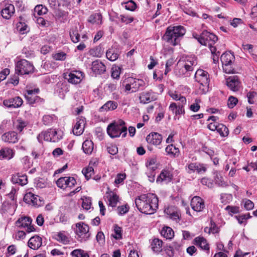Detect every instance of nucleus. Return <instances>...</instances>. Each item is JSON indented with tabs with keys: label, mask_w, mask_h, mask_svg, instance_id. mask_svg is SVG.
<instances>
[{
	"label": "nucleus",
	"mask_w": 257,
	"mask_h": 257,
	"mask_svg": "<svg viewBox=\"0 0 257 257\" xmlns=\"http://www.w3.org/2000/svg\"><path fill=\"white\" fill-rule=\"evenodd\" d=\"M135 204L141 212L152 214L158 207V198L155 194H143L136 198Z\"/></svg>",
	"instance_id": "1"
},
{
	"label": "nucleus",
	"mask_w": 257,
	"mask_h": 257,
	"mask_svg": "<svg viewBox=\"0 0 257 257\" xmlns=\"http://www.w3.org/2000/svg\"><path fill=\"white\" fill-rule=\"evenodd\" d=\"M186 33V30L183 26H175L168 27L162 39L173 46L178 45L180 39Z\"/></svg>",
	"instance_id": "2"
},
{
	"label": "nucleus",
	"mask_w": 257,
	"mask_h": 257,
	"mask_svg": "<svg viewBox=\"0 0 257 257\" xmlns=\"http://www.w3.org/2000/svg\"><path fill=\"white\" fill-rule=\"evenodd\" d=\"M124 125L125 122L121 119L111 123L107 127V133L112 138L119 137L121 134L124 138L127 134V127Z\"/></svg>",
	"instance_id": "3"
},
{
	"label": "nucleus",
	"mask_w": 257,
	"mask_h": 257,
	"mask_svg": "<svg viewBox=\"0 0 257 257\" xmlns=\"http://www.w3.org/2000/svg\"><path fill=\"white\" fill-rule=\"evenodd\" d=\"M196 82L199 84L198 93L199 94L206 93L208 91L209 84V76L207 72L198 69L194 75Z\"/></svg>",
	"instance_id": "4"
},
{
	"label": "nucleus",
	"mask_w": 257,
	"mask_h": 257,
	"mask_svg": "<svg viewBox=\"0 0 257 257\" xmlns=\"http://www.w3.org/2000/svg\"><path fill=\"white\" fill-rule=\"evenodd\" d=\"M123 86L127 93H134L144 89L146 83L143 79L128 77L123 82Z\"/></svg>",
	"instance_id": "5"
},
{
	"label": "nucleus",
	"mask_w": 257,
	"mask_h": 257,
	"mask_svg": "<svg viewBox=\"0 0 257 257\" xmlns=\"http://www.w3.org/2000/svg\"><path fill=\"white\" fill-rule=\"evenodd\" d=\"M193 37L201 45L208 46L209 48L210 46H212L218 40V38L216 36L207 31H204L200 35L193 34Z\"/></svg>",
	"instance_id": "6"
},
{
	"label": "nucleus",
	"mask_w": 257,
	"mask_h": 257,
	"mask_svg": "<svg viewBox=\"0 0 257 257\" xmlns=\"http://www.w3.org/2000/svg\"><path fill=\"white\" fill-rule=\"evenodd\" d=\"M75 225V232L77 236V239L80 241L87 240L90 235L89 226L82 222H78Z\"/></svg>",
	"instance_id": "7"
},
{
	"label": "nucleus",
	"mask_w": 257,
	"mask_h": 257,
	"mask_svg": "<svg viewBox=\"0 0 257 257\" xmlns=\"http://www.w3.org/2000/svg\"><path fill=\"white\" fill-rule=\"evenodd\" d=\"M34 67L29 61L22 59L19 61L16 66V72L17 74L24 75L33 73Z\"/></svg>",
	"instance_id": "8"
},
{
	"label": "nucleus",
	"mask_w": 257,
	"mask_h": 257,
	"mask_svg": "<svg viewBox=\"0 0 257 257\" xmlns=\"http://www.w3.org/2000/svg\"><path fill=\"white\" fill-rule=\"evenodd\" d=\"M39 92V89L38 88L27 91L25 94V97L29 104L33 105L43 102V99L36 95Z\"/></svg>",
	"instance_id": "9"
},
{
	"label": "nucleus",
	"mask_w": 257,
	"mask_h": 257,
	"mask_svg": "<svg viewBox=\"0 0 257 257\" xmlns=\"http://www.w3.org/2000/svg\"><path fill=\"white\" fill-rule=\"evenodd\" d=\"M32 219L30 217L23 216L16 221V225L20 228H27V232L30 233L35 230L34 227L31 225Z\"/></svg>",
	"instance_id": "10"
},
{
	"label": "nucleus",
	"mask_w": 257,
	"mask_h": 257,
	"mask_svg": "<svg viewBox=\"0 0 257 257\" xmlns=\"http://www.w3.org/2000/svg\"><path fill=\"white\" fill-rule=\"evenodd\" d=\"M64 77L72 84L79 83L82 80L83 73L79 71H73L69 73H65Z\"/></svg>",
	"instance_id": "11"
},
{
	"label": "nucleus",
	"mask_w": 257,
	"mask_h": 257,
	"mask_svg": "<svg viewBox=\"0 0 257 257\" xmlns=\"http://www.w3.org/2000/svg\"><path fill=\"white\" fill-rule=\"evenodd\" d=\"M76 183V181L72 177H63L58 179L56 182L57 186L61 189H65L67 187L71 188Z\"/></svg>",
	"instance_id": "12"
},
{
	"label": "nucleus",
	"mask_w": 257,
	"mask_h": 257,
	"mask_svg": "<svg viewBox=\"0 0 257 257\" xmlns=\"http://www.w3.org/2000/svg\"><path fill=\"white\" fill-rule=\"evenodd\" d=\"M3 8L1 11L2 16L5 19H10L15 14V7L9 2H4Z\"/></svg>",
	"instance_id": "13"
},
{
	"label": "nucleus",
	"mask_w": 257,
	"mask_h": 257,
	"mask_svg": "<svg viewBox=\"0 0 257 257\" xmlns=\"http://www.w3.org/2000/svg\"><path fill=\"white\" fill-rule=\"evenodd\" d=\"M227 87L233 91L239 90L241 83L237 76H230L226 79Z\"/></svg>",
	"instance_id": "14"
},
{
	"label": "nucleus",
	"mask_w": 257,
	"mask_h": 257,
	"mask_svg": "<svg viewBox=\"0 0 257 257\" xmlns=\"http://www.w3.org/2000/svg\"><path fill=\"white\" fill-rule=\"evenodd\" d=\"M139 99L140 103L143 104L149 103L156 99L155 93L151 90L144 91L140 94Z\"/></svg>",
	"instance_id": "15"
},
{
	"label": "nucleus",
	"mask_w": 257,
	"mask_h": 257,
	"mask_svg": "<svg viewBox=\"0 0 257 257\" xmlns=\"http://www.w3.org/2000/svg\"><path fill=\"white\" fill-rule=\"evenodd\" d=\"M192 208L195 211H201L205 208V204L203 199L199 196H194L191 201Z\"/></svg>",
	"instance_id": "16"
},
{
	"label": "nucleus",
	"mask_w": 257,
	"mask_h": 257,
	"mask_svg": "<svg viewBox=\"0 0 257 257\" xmlns=\"http://www.w3.org/2000/svg\"><path fill=\"white\" fill-rule=\"evenodd\" d=\"M23 101L19 96H16L9 99L4 100L3 104L8 107L17 108L20 107L23 104Z\"/></svg>",
	"instance_id": "17"
},
{
	"label": "nucleus",
	"mask_w": 257,
	"mask_h": 257,
	"mask_svg": "<svg viewBox=\"0 0 257 257\" xmlns=\"http://www.w3.org/2000/svg\"><path fill=\"white\" fill-rule=\"evenodd\" d=\"M52 128L48 129L46 131L42 132L37 137V139L40 143H42L43 141L51 142H58V138L53 137L51 139L50 134H52L51 130Z\"/></svg>",
	"instance_id": "18"
},
{
	"label": "nucleus",
	"mask_w": 257,
	"mask_h": 257,
	"mask_svg": "<svg viewBox=\"0 0 257 257\" xmlns=\"http://www.w3.org/2000/svg\"><path fill=\"white\" fill-rule=\"evenodd\" d=\"M146 141L150 144L157 146L161 143L162 137L158 133H151L147 136Z\"/></svg>",
	"instance_id": "19"
},
{
	"label": "nucleus",
	"mask_w": 257,
	"mask_h": 257,
	"mask_svg": "<svg viewBox=\"0 0 257 257\" xmlns=\"http://www.w3.org/2000/svg\"><path fill=\"white\" fill-rule=\"evenodd\" d=\"M92 71L95 74H101L106 71V66L98 60L94 61L91 65Z\"/></svg>",
	"instance_id": "20"
},
{
	"label": "nucleus",
	"mask_w": 257,
	"mask_h": 257,
	"mask_svg": "<svg viewBox=\"0 0 257 257\" xmlns=\"http://www.w3.org/2000/svg\"><path fill=\"white\" fill-rule=\"evenodd\" d=\"M2 140L5 143L15 144L18 141L17 134L15 132H9L2 136Z\"/></svg>",
	"instance_id": "21"
},
{
	"label": "nucleus",
	"mask_w": 257,
	"mask_h": 257,
	"mask_svg": "<svg viewBox=\"0 0 257 257\" xmlns=\"http://www.w3.org/2000/svg\"><path fill=\"white\" fill-rule=\"evenodd\" d=\"M119 49L115 47L109 48L106 52V57L110 61H114L117 60L120 55Z\"/></svg>",
	"instance_id": "22"
},
{
	"label": "nucleus",
	"mask_w": 257,
	"mask_h": 257,
	"mask_svg": "<svg viewBox=\"0 0 257 257\" xmlns=\"http://www.w3.org/2000/svg\"><path fill=\"white\" fill-rule=\"evenodd\" d=\"M11 180L14 184H18L21 186H24L28 183L27 175L20 173L13 175L12 177Z\"/></svg>",
	"instance_id": "23"
},
{
	"label": "nucleus",
	"mask_w": 257,
	"mask_h": 257,
	"mask_svg": "<svg viewBox=\"0 0 257 257\" xmlns=\"http://www.w3.org/2000/svg\"><path fill=\"white\" fill-rule=\"evenodd\" d=\"M106 197L108 201V205L112 207H115L119 201V196L112 191H108L106 193Z\"/></svg>",
	"instance_id": "24"
},
{
	"label": "nucleus",
	"mask_w": 257,
	"mask_h": 257,
	"mask_svg": "<svg viewBox=\"0 0 257 257\" xmlns=\"http://www.w3.org/2000/svg\"><path fill=\"white\" fill-rule=\"evenodd\" d=\"M173 178V175L168 169H163L159 177L157 179V182H162L163 181L168 183L171 181Z\"/></svg>",
	"instance_id": "25"
},
{
	"label": "nucleus",
	"mask_w": 257,
	"mask_h": 257,
	"mask_svg": "<svg viewBox=\"0 0 257 257\" xmlns=\"http://www.w3.org/2000/svg\"><path fill=\"white\" fill-rule=\"evenodd\" d=\"M42 238L38 235H35L30 238L28 242V245L33 249H37L42 245Z\"/></svg>",
	"instance_id": "26"
},
{
	"label": "nucleus",
	"mask_w": 257,
	"mask_h": 257,
	"mask_svg": "<svg viewBox=\"0 0 257 257\" xmlns=\"http://www.w3.org/2000/svg\"><path fill=\"white\" fill-rule=\"evenodd\" d=\"M193 244L205 250H209V247L206 239L202 236H198L194 238Z\"/></svg>",
	"instance_id": "27"
},
{
	"label": "nucleus",
	"mask_w": 257,
	"mask_h": 257,
	"mask_svg": "<svg viewBox=\"0 0 257 257\" xmlns=\"http://www.w3.org/2000/svg\"><path fill=\"white\" fill-rule=\"evenodd\" d=\"M15 151L9 148H2L0 150V160H10L14 157Z\"/></svg>",
	"instance_id": "28"
},
{
	"label": "nucleus",
	"mask_w": 257,
	"mask_h": 257,
	"mask_svg": "<svg viewBox=\"0 0 257 257\" xmlns=\"http://www.w3.org/2000/svg\"><path fill=\"white\" fill-rule=\"evenodd\" d=\"M118 106V104L114 101H108L99 109V112L111 111L115 109Z\"/></svg>",
	"instance_id": "29"
},
{
	"label": "nucleus",
	"mask_w": 257,
	"mask_h": 257,
	"mask_svg": "<svg viewBox=\"0 0 257 257\" xmlns=\"http://www.w3.org/2000/svg\"><path fill=\"white\" fill-rule=\"evenodd\" d=\"M84 121L83 119L77 118L76 122L73 129V134L77 136H80L81 135L84 130Z\"/></svg>",
	"instance_id": "30"
},
{
	"label": "nucleus",
	"mask_w": 257,
	"mask_h": 257,
	"mask_svg": "<svg viewBox=\"0 0 257 257\" xmlns=\"http://www.w3.org/2000/svg\"><path fill=\"white\" fill-rule=\"evenodd\" d=\"M234 59V55L230 52L224 53L220 57V60L222 64H232Z\"/></svg>",
	"instance_id": "31"
},
{
	"label": "nucleus",
	"mask_w": 257,
	"mask_h": 257,
	"mask_svg": "<svg viewBox=\"0 0 257 257\" xmlns=\"http://www.w3.org/2000/svg\"><path fill=\"white\" fill-rule=\"evenodd\" d=\"M82 148L86 154L90 155L94 149L93 143L91 140H86L83 143Z\"/></svg>",
	"instance_id": "32"
},
{
	"label": "nucleus",
	"mask_w": 257,
	"mask_h": 257,
	"mask_svg": "<svg viewBox=\"0 0 257 257\" xmlns=\"http://www.w3.org/2000/svg\"><path fill=\"white\" fill-rule=\"evenodd\" d=\"M167 155L172 157H177L179 155V149L173 144L169 145L165 149Z\"/></svg>",
	"instance_id": "33"
},
{
	"label": "nucleus",
	"mask_w": 257,
	"mask_h": 257,
	"mask_svg": "<svg viewBox=\"0 0 257 257\" xmlns=\"http://www.w3.org/2000/svg\"><path fill=\"white\" fill-rule=\"evenodd\" d=\"M169 95L175 100H179L180 103L185 104L186 103V99L184 96H182L178 92L176 91H170L169 92Z\"/></svg>",
	"instance_id": "34"
},
{
	"label": "nucleus",
	"mask_w": 257,
	"mask_h": 257,
	"mask_svg": "<svg viewBox=\"0 0 257 257\" xmlns=\"http://www.w3.org/2000/svg\"><path fill=\"white\" fill-rule=\"evenodd\" d=\"M161 234L166 239H172L174 236L173 229L168 226H164L161 231Z\"/></svg>",
	"instance_id": "35"
},
{
	"label": "nucleus",
	"mask_w": 257,
	"mask_h": 257,
	"mask_svg": "<svg viewBox=\"0 0 257 257\" xmlns=\"http://www.w3.org/2000/svg\"><path fill=\"white\" fill-rule=\"evenodd\" d=\"M162 244L163 242L161 240L155 238L151 243L152 249L154 252H160L162 250Z\"/></svg>",
	"instance_id": "36"
},
{
	"label": "nucleus",
	"mask_w": 257,
	"mask_h": 257,
	"mask_svg": "<svg viewBox=\"0 0 257 257\" xmlns=\"http://www.w3.org/2000/svg\"><path fill=\"white\" fill-rule=\"evenodd\" d=\"M175 74L179 77H188L191 75V73L184 69L183 67L178 65L175 70Z\"/></svg>",
	"instance_id": "37"
},
{
	"label": "nucleus",
	"mask_w": 257,
	"mask_h": 257,
	"mask_svg": "<svg viewBox=\"0 0 257 257\" xmlns=\"http://www.w3.org/2000/svg\"><path fill=\"white\" fill-rule=\"evenodd\" d=\"M55 239L63 244H67L70 241L69 236L64 232H59L56 235Z\"/></svg>",
	"instance_id": "38"
},
{
	"label": "nucleus",
	"mask_w": 257,
	"mask_h": 257,
	"mask_svg": "<svg viewBox=\"0 0 257 257\" xmlns=\"http://www.w3.org/2000/svg\"><path fill=\"white\" fill-rule=\"evenodd\" d=\"M102 16L100 14H94L90 15L88 22L92 24H100L101 23Z\"/></svg>",
	"instance_id": "39"
},
{
	"label": "nucleus",
	"mask_w": 257,
	"mask_h": 257,
	"mask_svg": "<svg viewBox=\"0 0 257 257\" xmlns=\"http://www.w3.org/2000/svg\"><path fill=\"white\" fill-rule=\"evenodd\" d=\"M48 12L47 7L42 5H37L34 9V16L36 17V14L38 16H41L46 14Z\"/></svg>",
	"instance_id": "40"
},
{
	"label": "nucleus",
	"mask_w": 257,
	"mask_h": 257,
	"mask_svg": "<svg viewBox=\"0 0 257 257\" xmlns=\"http://www.w3.org/2000/svg\"><path fill=\"white\" fill-rule=\"evenodd\" d=\"M72 257H89L88 252L81 249L73 250L70 253Z\"/></svg>",
	"instance_id": "41"
},
{
	"label": "nucleus",
	"mask_w": 257,
	"mask_h": 257,
	"mask_svg": "<svg viewBox=\"0 0 257 257\" xmlns=\"http://www.w3.org/2000/svg\"><path fill=\"white\" fill-rule=\"evenodd\" d=\"M187 65H190V67L192 71L194 70V67L197 64L196 58L193 56H187L185 57L184 60H182Z\"/></svg>",
	"instance_id": "42"
},
{
	"label": "nucleus",
	"mask_w": 257,
	"mask_h": 257,
	"mask_svg": "<svg viewBox=\"0 0 257 257\" xmlns=\"http://www.w3.org/2000/svg\"><path fill=\"white\" fill-rule=\"evenodd\" d=\"M56 117L55 115H45L43 117V123L46 125H50L56 120Z\"/></svg>",
	"instance_id": "43"
},
{
	"label": "nucleus",
	"mask_w": 257,
	"mask_h": 257,
	"mask_svg": "<svg viewBox=\"0 0 257 257\" xmlns=\"http://www.w3.org/2000/svg\"><path fill=\"white\" fill-rule=\"evenodd\" d=\"M217 132L221 137H227L229 134V130L228 128L222 123L218 124Z\"/></svg>",
	"instance_id": "44"
},
{
	"label": "nucleus",
	"mask_w": 257,
	"mask_h": 257,
	"mask_svg": "<svg viewBox=\"0 0 257 257\" xmlns=\"http://www.w3.org/2000/svg\"><path fill=\"white\" fill-rule=\"evenodd\" d=\"M82 173L84 175L85 178L89 180L92 175L94 174V169L92 167L88 166L87 168L83 169Z\"/></svg>",
	"instance_id": "45"
},
{
	"label": "nucleus",
	"mask_w": 257,
	"mask_h": 257,
	"mask_svg": "<svg viewBox=\"0 0 257 257\" xmlns=\"http://www.w3.org/2000/svg\"><path fill=\"white\" fill-rule=\"evenodd\" d=\"M210 50L212 54V59L214 63H217L219 60L220 53L219 51L216 52V48L213 46H210Z\"/></svg>",
	"instance_id": "46"
},
{
	"label": "nucleus",
	"mask_w": 257,
	"mask_h": 257,
	"mask_svg": "<svg viewBox=\"0 0 257 257\" xmlns=\"http://www.w3.org/2000/svg\"><path fill=\"white\" fill-rule=\"evenodd\" d=\"M220 200L222 203L227 204L232 200V196L230 194H222L220 195Z\"/></svg>",
	"instance_id": "47"
},
{
	"label": "nucleus",
	"mask_w": 257,
	"mask_h": 257,
	"mask_svg": "<svg viewBox=\"0 0 257 257\" xmlns=\"http://www.w3.org/2000/svg\"><path fill=\"white\" fill-rule=\"evenodd\" d=\"M114 234H112L113 237L116 239H119L122 238V229L117 224L114 225Z\"/></svg>",
	"instance_id": "48"
},
{
	"label": "nucleus",
	"mask_w": 257,
	"mask_h": 257,
	"mask_svg": "<svg viewBox=\"0 0 257 257\" xmlns=\"http://www.w3.org/2000/svg\"><path fill=\"white\" fill-rule=\"evenodd\" d=\"M121 72L119 67L114 66L111 68V77L114 79H118Z\"/></svg>",
	"instance_id": "49"
},
{
	"label": "nucleus",
	"mask_w": 257,
	"mask_h": 257,
	"mask_svg": "<svg viewBox=\"0 0 257 257\" xmlns=\"http://www.w3.org/2000/svg\"><path fill=\"white\" fill-rule=\"evenodd\" d=\"M121 5H124L125 9L131 11H134L137 7L136 4L132 0L122 3Z\"/></svg>",
	"instance_id": "50"
},
{
	"label": "nucleus",
	"mask_w": 257,
	"mask_h": 257,
	"mask_svg": "<svg viewBox=\"0 0 257 257\" xmlns=\"http://www.w3.org/2000/svg\"><path fill=\"white\" fill-rule=\"evenodd\" d=\"M34 199V194L32 192L27 193L24 197V201L27 204L32 205Z\"/></svg>",
	"instance_id": "51"
},
{
	"label": "nucleus",
	"mask_w": 257,
	"mask_h": 257,
	"mask_svg": "<svg viewBox=\"0 0 257 257\" xmlns=\"http://www.w3.org/2000/svg\"><path fill=\"white\" fill-rule=\"evenodd\" d=\"M119 19L120 20V22L125 24H128L133 22L134 19L132 17H130L127 15H120Z\"/></svg>",
	"instance_id": "52"
},
{
	"label": "nucleus",
	"mask_w": 257,
	"mask_h": 257,
	"mask_svg": "<svg viewBox=\"0 0 257 257\" xmlns=\"http://www.w3.org/2000/svg\"><path fill=\"white\" fill-rule=\"evenodd\" d=\"M70 37L73 43H76L79 41L80 35L77 31H71L70 32Z\"/></svg>",
	"instance_id": "53"
},
{
	"label": "nucleus",
	"mask_w": 257,
	"mask_h": 257,
	"mask_svg": "<svg viewBox=\"0 0 257 257\" xmlns=\"http://www.w3.org/2000/svg\"><path fill=\"white\" fill-rule=\"evenodd\" d=\"M66 54L63 52H60L53 55L54 60L57 61H64L66 58Z\"/></svg>",
	"instance_id": "54"
},
{
	"label": "nucleus",
	"mask_w": 257,
	"mask_h": 257,
	"mask_svg": "<svg viewBox=\"0 0 257 257\" xmlns=\"http://www.w3.org/2000/svg\"><path fill=\"white\" fill-rule=\"evenodd\" d=\"M215 183L220 187H226L227 186L226 183L223 180V178L216 175L214 178Z\"/></svg>",
	"instance_id": "55"
},
{
	"label": "nucleus",
	"mask_w": 257,
	"mask_h": 257,
	"mask_svg": "<svg viewBox=\"0 0 257 257\" xmlns=\"http://www.w3.org/2000/svg\"><path fill=\"white\" fill-rule=\"evenodd\" d=\"M206 171V168L203 164L195 163L194 172L196 171L198 173H205Z\"/></svg>",
	"instance_id": "56"
},
{
	"label": "nucleus",
	"mask_w": 257,
	"mask_h": 257,
	"mask_svg": "<svg viewBox=\"0 0 257 257\" xmlns=\"http://www.w3.org/2000/svg\"><path fill=\"white\" fill-rule=\"evenodd\" d=\"M51 133H52V134L53 135L50 134V137H51V139H52V137H55L56 138H58V142L62 139L63 133L60 130L56 131L55 129H52L51 130Z\"/></svg>",
	"instance_id": "57"
},
{
	"label": "nucleus",
	"mask_w": 257,
	"mask_h": 257,
	"mask_svg": "<svg viewBox=\"0 0 257 257\" xmlns=\"http://www.w3.org/2000/svg\"><path fill=\"white\" fill-rule=\"evenodd\" d=\"M242 202L243 203L244 208L247 210H250L254 207L253 203L249 199H243Z\"/></svg>",
	"instance_id": "58"
},
{
	"label": "nucleus",
	"mask_w": 257,
	"mask_h": 257,
	"mask_svg": "<svg viewBox=\"0 0 257 257\" xmlns=\"http://www.w3.org/2000/svg\"><path fill=\"white\" fill-rule=\"evenodd\" d=\"M238 99L237 98L230 96L228 98L227 105L229 108H232L236 105Z\"/></svg>",
	"instance_id": "59"
},
{
	"label": "nucleus",
	"mask_w": 257,
	"mask_h": 257,
	"mask_svg": "<svg viewBox=\"0 0 257 257\" xmlns=\"http://www.w3.org/2000/svg\"><path fill=\"white\" fill-rule=\"evenodd\" d=\"M22 53L27 58H32L35 56L34 52L29 48H24L22 50Z\"/></svg>",
	"instance_id": "60"
},
{
	"label": "nucleus",
	"mask_w": 257,
	"mask_h": 257,
	"mask_svg": "<svg viewBox=\"0 0 257 257\" xmlns=\"http://www.w3.org/2000/svg\"><path fill=\"white\" fill-rule=\"evenodd\" d=\"M165 212L168 215H169L170 218L172 219L173 220H177L179 218V214L177 212L172 211V212H171L169 208L167 209H165Z\"/></svg>",
	"instance_id": "61"
},
{
	"label": "nucleus",
	"mask_w": 257,
	"mask_h": 257,
	"mask_svg": "<svg viewBox=\"0 0 257 257\" xmlns=\"http://www.w3.org/2000/svg\"><path fill=\"white\" fill-rule=\"evenodd\" d=\"M231 65L232 64H222L223 69L225 73L228 74L234 73V69Z\"/></svg>",
	"instance_id": "62"
},
{
	"label": "nucleus",
	"mask_w": 257,
	"mask_h": 257,
	"mask_svg": "<svg viewBox=\"0 0 257 257\" xmlns=\"http://www.w3.org/2000/svg\"><path fill=\"white\" fill-rule=\"evenodd\" d=\"M118 213L119 215H123L129 210V207L127 205L118 206L117 208Z\"/></svg>",
	"instance_id": "63"
},
{
	"label": "nucleus",
	"mask_w": 257,
	"mask_h": 257,
	"mask_svg": "<svg viewBox=\"0 0 257 257\" xmlns=\"http://www.w3.org/2000/svg\"><path fill=\"white\" fill-rule=\"evenodd\" d=\"M107 152L112 155H116L118 153V148L115 145H111L107 147Z\"/></svg>",
	"instance_id": "64"
}]
</instances>
